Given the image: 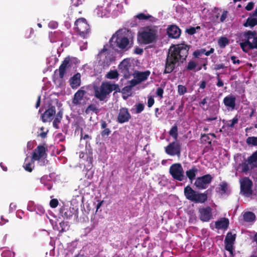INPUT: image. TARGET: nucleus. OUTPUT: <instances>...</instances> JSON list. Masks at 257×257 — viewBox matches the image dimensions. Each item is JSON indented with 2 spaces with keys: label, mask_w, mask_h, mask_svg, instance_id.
I'll return each instance as SVG.
<instances>
[{
  "label": "nucleus",
  "mask_w": 257,
  "mask_h": 257,
  "mask_svg": "<svg viewBox=\"0 0 257 257\" xmlns=\"http://www.w3.org/2000/svg\"><path fill=\"white\" fill-rule=\"evenodd\" d=\"M2 257H14L15 253L10 250H5L2 253Z\"/></svg>",
  "instance_id": "42"
},
{
  "label": "nucleus",
  "mask_w": 257,
  "mask_h": 257,
  "mask_svg": "<svg viewBox=\"0 0 257 257\" xmlns=\"http://www.w3.org/2000/svg\"><path fill=\"white\" fill-rule=\"evenodd\" d=\"M131 118V115L126 107H122L119 109L117 115V121L119 123H123L129 121Z\"/></svg>",
  "instance_id": "13"
},
{
  "label": "nucleus",
  "mask_w": 257,
  "mask_h": 257,
  "mask_svg": "<svg viewBox=\"0 0 257 257\" xmlns=\"http://www.w3.org/2000/svg\"><path fill=\"white\" fill-rule=\"evenodd\" d=\"M208 100V97H205V98H204L201 101H200L199 103V105L202 108H203V106L207 103V100Z\"/></svg>",
  "instance_id": "56"
},
{
  "label": "nucleus",
  "mask_w": 257,
  "mask_h": 257,
  "mask_svg": "<svg viewBox=\"0 0 257 257\" xmlns=\"http://www.w3.org/2000/svg\"><path fill=\"white\" fill-rule=\"evenodd\" d=\"M118 76V73L117 70H110L106 74V77L108 79H115Z\"/></svg>",
  "instance_id": "35"
},
{
  "label": "nucleus",
  "mask_w": 257,
  "mask_h": 257,
  "mask_svg": "<svg viewBox=\"0 0 257 257\" xmlns=\"http://www.w3.org/2000/svg\"><path fill=\"white\" fill-rule=\"evenodd\" d=\"M86 91L81 89L78 90L74 95L72 99V103L75 105H78L81 104V101L83 100L84 96L86 94Z\"/></svg>",
  "instance_id": "20"
},
{
  "label": "nucleus",
  "mask_w": 257,
  "mask_h": 257,
  "mask_svg": "<svg viewBox=\"0 0 257 257\" xmlns=\"http://www.w3.org/2000/svg\"><path fill=\"white\" fill-rule=\"evenodd\" d=\"M75 29L78 35L83 39H86L90 32V27L85 19L81 18L75 22Z\"/></svg>",
  "instance_id": "6"
},
{
  "label": "nucleus",
  "mask_w": 257,
  "mask_h": 257,
  "mask_svg": "<svg viewBox=\"0 0 257 257\" xmlns=\"http://www.w3.org/2000/svg\"><path fill=\"white\" fill-rule=\"evenodd\" d=\"M134 53L136 54L141 55L143 53V50L139 47H136L134 50Z\"/></svg>",
  "instance_id": "63"
},
{
  "label": "nucleus",
  "mask_w": 257,
  "mask_h": 257,
  "mask_svg": "<svg viewBox=\"0 0 257 257\" xmlns=\"http://www.w3.org/2000/svg\"><path fill=\"white\" fill-rule=\"evenodd\" d=\"M136 17L138 19H139L140 20H148L149 18H151L152 16H151V15H150L149 14L148 15H145L144 13H140V14H138L136 16Z\"/></svg>",
  "instance_id": "43"
},
{
  "label": "nucleus",
  "mask_w": 257,
  "mask_h": 257,
  "mask_svg": "<svg viewBox=\"0 0 257 257\" xmlns=\"http://www.w3.org/2000/svg\"><path fill=\"white\" fill-rule=\"evenodd\" d=\"M243 36L245 41H250L251 39L254 41V38L256 36V32L255 31H248L244 33Z\"/></svg>",
  "instance_id": "28"
},
{
  "label": "nucleus",
  "mask_w": 257,
  "mask_h": 257,
  "mask_svg": "<svg viewBox=\"0 0 257 257\" xmlns=\"http://www.w3.org/2000/svg\"><path fill=\"white\" fill-rule=\"evenodd\" d=\"M246 142L248 145L257 146V137H249L246 139Z\"/></svg>",
  "instance_id": "36"
},
{
  "label": "nucleus",
  "mask_w": 257,
  "mask_h": 257,
  "mask_svg": "<svg viewBox=\"0 0 257 257\" xmlns=\"http://www.w3.org/2000/svg\"><path fill=\"white\" fill-rule=\"evenodd\" d=\"M217 82L216 83V85L219 87H222L224 85V83L223 81L220 79L219 77V74L217 73Z\"/></svg>",
  "instance_id": "50"
},
{
  "label": "nucleus",
  "mask_w": 257,
  "mask_h": 257,
  "mask_svg": "<svg viewBox=\"0 0 257 257\" xmlns=\"http://www.w3.org/2000/svg\"><path fill=\"white\" fill-rule=\"evenodd\" d=\"M231 60H232V63L234 64H239L240 63V61L239 59H237L236 57L234 56H232L231 57Z\"/></svg>",
  "instance_id": "62"
},
{
  "label": "nucleus",
  "mask_w": 257,
  "mask_h": 257,
  "mask_svg": "<svg viewBox=\"0 0 257 257\" xmlns=\"http://www.w3.org/2000/svg\"><path fill=\"white\" fill-rule=\"evenodd\" d=\"M55 114V106H49V108L41 115L42 121L43 122L51 121L54 118V116Z\"/></svg>",
  "instance_id": "14"
},
{
  "label": "nucleus",
  "mask_w": 257,
  "mask_h": 257,
  "mask_svg": "<svg viewBox=\"0 0 257 257\" xmlns=\"http://www.w3.org/2000/svg\"><path fill=\"white\" fill-rule=\"evenodd\" d=\"M242 50L244 52H247L249 50L253 49L250 41H244L240 43Z\"/></svg>",
  "instance_id": "29"
},
{
  "label": "nucleus",
  "mask_w": 257,
  "mask_h": 257,
  "mask_svg": "<svg viewBox=\"0 0 257 257\" xmlns=\"http://www.w3.org/2000/svg\"><path fill=\"white\" fill-rule=\"evenodd\" d=\"M80 139H84V140H86V139H91V137L89 136L88 135H84L83 136V132H82V130H81V133H80Z\"/></svg>",
  "instance_id": "57"
},
{
  "label": "nucleus",
  "mask_w": 257,
  "mask_h": 257,
  "mask_svg": "<svg viewBox=\"0 0 257 257\" xmlns=\"http://www.w3.org/2000/svg\"><path fill=\"white\" fill-rule=\"evenodd\" d=\"M243 218L245 222H251L255 220V215L252 212H246L243 215Z\"/></svg>",
  "instance_id": "26"
},
{
  "label": "nucleus",
  "mask_w": 257,
  "mask_h": 257,
  "mask_svg": "<svg viewBox=\"0 0 257 257\" xmlns=\"http://www.w3.org/2000/svg\"><path fill=\"white\" fill-rule=\"evenodd\" d=\"M110 47L117 52H125L131 49L134 45L133 38L119 35L116 32L109 41Z\"/></svg>",
  "instance_id": "2"
},
{
  "label": "nucleus",
  "mask_w": 257,
  "mask_h": 257,
  "mask_svg": "<svg viewBox=\"0 0 257 257\" xmlns=\"http://www.w3.org/2000/svg\"><path fill=\"white\" fill-rule=\"evenodd\" d=\"M62 216L64 218L68 219V218H70L71 216H72V215L71 214V212L70 211L67 210L66 211H65L64 213H63Z\"/></svg>",
  "instance_id": "58"
},
{
  "label": "nucleus",
  "mask_w": 257,
  "mask_h": 257,
  "mask_svg": "<svg viewBox=\"0 0 257 257\" xmlns=\"http://www.w3.org/2000/svg\"><path fill=\"white\" fill-rule=\"evenodd\" d=\"M70 84L72 89H76L81 84V75L77 73L70 79Z\"/></svg>",
  "instance_id": "21"
},
{
  "label": "nucleus",
  "mask_w": 257,
  "mask_h": 257,
  "mask_svg": "<svg viewBox=\"0 0 257 257\" xmlns=\"http://www.w3.org/2000/svg\"><path fill=\"white\" fill-rule=\"evenodd\" d=\"M240 193L245 197H249L253 193L252 181L248 177H244L239 179Z\"/></svg>",
  "instance_id": "7"
},
{
  "label": "nucleus",
  "mask_w": 257,
  "mask_h": 257,
  "mask_svg": "<svg viewBox=\"0 0 257 257\" xmlns=\"http://www.w3.org/2000/svg\"><path fill=\"white\" fill-rule=\"evenodd\" d=\"M238 168L240 169V172L247 175L250 171L254 169L253 166L247 159H244V161L240 163Z\"/></svg>",
  "instance_id": "19"
},
{
  "label": "nucleus",
  "mask_w": 257,
  "mask_h": 257,
  "mask_svg": "<svg viewBox=\"0 0 257 257\" xmlns=\"http://www.w3.org/2000/svg\"><path fill=\"white\" fill-rule=\"evenodd\" d=\"M226 67L223 64H217L214 65V70H218L221 69H224Z\"/></svg>",
  "instance_id": "53"
},
{
  "label": "nucleus",
  "mask_w": 257,
  "mask_h": 257,
  "mask_svg": "<svg viewBox=\"0 0 257 257\" xmlns=\"http://www.w3.org/2000/svg\"><path fill=\"white\" fill-rule=\"evenodd\" d=\"M104 10L102 7H98L96 9V12L98 17L102 18L105 15V12H103Z\"/></svg>",
  "instance_id": "44"
},
{
  "label": "nucleus",
  "mask_w": 257,
  "mask_h": 257,
  "mask_svg": "<svg viewBox=\"0 0 257 257\" xmlns=\"http://www.w3.org/2000/svg\"><path fill=\"white\" fill-rule=\"evenodd\" d=\"M141 43L143 44H149L156 41L158 37V27L148 26L143 28L139 34Z\"/></svg>",
  "instance_id": "4"
},
{
  "label": "nucleus",
  "mask_w": 257,
  "mask_h": 257,
  "mask_svg": "<svg viewBox=\"0 0 257 257\" xmlns=\"http://www.w3.org/2000/svg\"><path fill=\"white\" fill-rule=\"evenodd\" d=\"M185 32L190 35H193L196 33L195 27H190L189 28L186 29Z\"/></svg>",
  "instance_id": "47"
},
{
  "label": "nucleus",
  "mask_w": 257,
  "mask_h": 257,
  "mask_svg": "<svg viewBox=\"0 0 257 257\" xmlns=\"http://www.w3.org/2000/svg\"><path fill=\"white\" fill-rule=\"evenodd\" d=\"M61 120L58 119V118H54L53 122V125L54 127L56 129H58L59 128V124L60 123Z\"/></svg>",
  "instance_id": "54"
},
{
  "label": "nucleus",
  "mask_w": 257,
  "mask_h": 257,
  "mask_svg": "<svg viewBox=\"0 0 257 257\" xmlns=\"http://www.w3.org/2000/svg\"><path fill=\"white\" fill-rule=\"evenodd\" d=\"M184 194L187 199L196 203H204L208 198L207 191L199 193L193 190L189 185L184 188Z\"/></svg>",
  "instance_id": "5"
},
{
  "label": "nucleus",
  "mask_w": 257,
  "mask_h": 257,
  "mask_svg": "<svg viewBox=\"0 0 257 257\" xmlns=\"http://www.w3.org/2000/svg\"><path fill=\"white\" fill-rule=\"evenodd\" d=\"M58 201L57 199H52L50 201V206L51 208H56L58 205Z\"/></svg>",
  "instance_id": "46"
},
{
  "label": "nucleus",
  "mask_w": 257,
  "mask_h": 257,
  "mask_svg": "<svg viewBox=\"0 0 257 257\" xmlns=\"http://www.w3.org/2000/svg\"><path fill=\"white\" fill-rule=\"evenodd\" d=\"M154 103L155 100L154 98L152 96H149L148 99V106L149 107H152L154 105Z\"/></svg>",
  "instance_id": "49"
},
{
  "label": "nucleus",
  "mask_w": 257,
  "mask_h": 257,
  "mask_svg": "<svg viewBox=\"0 0 257 257\" xmlns=\"http://www.w3.org/2000/svg\"><path fill=\"white\" fill-rule=\"evenodd\" d=\"M101 128L103 130L101 132L100 134L102 138H107L110 134L111 131L109 128L107 127V123L106 122L101 119L100 120Z\"/></svg>",
  "instance_id": "24"
},
{
  "label": "nucleus",
  "mask_w": 257,
  "mask_h": 257,
  "mask_svg": "<svg viewBox=\"0 0 257 257\" xmlns=\"http://www.w3.org/2000/svg\"><path fill=\"white\" fill-rule=\"evenodd\" d=\"M257 25V19L252 17H248L246 22L243 24V26L245 27H253Z\"/></svg>",
  "instance_id": "27"
},
{
  "label": "nucleus",
  "mask_w": 257,
  "mask_h": 257,
  "mask_svg": "<svg viewBox=\"0 0 257 257\" xmlns=\"http://www.w3.org/2000/svg\"><path fill=\"white\" fill-rule=\"evenodd\" d=\"M199 218L202 222H208L212 216V208L210 206L198 209Z\"/></svg>",
  "instance_id": "11"
},
{
  "label": "nucleus",
  "mask_w": 257,
  "mask_h": 257,
  "mask_svg": "<svg viewBox=\"0 0 257 257\" xmlns=\"http://www.w3.org/2000/svg\"><path fill=\"white\" fill-rule=\"evenodd\" d=\"M253 167L257 168V150L247 159Z\"/></svg>",
  "instance_id": "30"
},
{
  "label": "nucleus",
  "mask_w": 257,
  "mask_h": 257,
  "mask_svg": "<svg viewBox=\"0 0 257 257\" xmlns=\"http://www.w3.org/2000/svg\"><path fill=\"white\" fill-rule=\"evenodd\" d=\"M229 43V40L225 37H221L218 40V44L221 48H225Z\"/></svg>",
  "instance_id": "31"
},
{
  "label": "nucleus",
  "mask_w": 257,
  "mask_h": 257,
  "mask_svg": "<svg viewBox=\"0 0 257 257\" xmlns=\"http://www.w3.org/2000/svg\"><path fill=\"white\" fill-rule=\"evenodd\" d=\"M229 219L225 217L221 218L215 222V228L217 229H226L229 226Z\"/></svg>",
  "instance_id": "22"
},
{
  "label": "nucleus",
  "mask_w": 257,
  "mask_h": 257,
  "mask_svg": "<svg viewBox=\"0 0 257 257\" xmlns=\"http://www.w3.org/2000/svg\"><path fill=\"white\" fill-rule=\"evenodd\" d=\"M93 111L95 113L97 114L99 112V109H98L95 104H90L86 109L85 113L88 114L90 111Z\"/></svg>",
  "instance_id": "34"
},
{
  "label": "nucleus",
  "mask_w": 257,
  "mask_h": 257,
  "mask_svg": "<svg viewBox=\"0 0 257 257\" xmlns=\"http://www.w3.org/2000/svg\"><path fill=\"white\" fill-rule=\"evenodd\" d=\"M205 49H201L200 50H197L195 51L193 53V55L195 58H198L199 56H200L202 54H203L205 53Z\"/></svg>",
  "instance_id": "45"
},
{
  "label": "nucleus",
  "mask_w": 257,
  "mask_h": 257,
  "mask_svg": "<svg viewBox=\"0 0 257 257\" xmlns=\"http://www.w3.org/2000/svg\"><path fill=\"white\" fill-rule=\"evenodd\" d=\"M198 170L195 166H193L191 169L186 171V175L190 181L192 182L195 179Z\"/></svg>",
  "instance_id": "25"
},
{
  "label": "nucleus",
  "mask_w": 257,
  "mask_h": 257,
  "mask_svg": "<svg viewBox=\"0 0 257 257\" xmlns=\"http://www.w3.org/2000/svg\"><path fill=\"white\" fill-rule=\"evenodd\" d=\"M236 234H232L231 232H229L227 233L225 238V248L228 251L231 256L233 255V244L235 240Z\"/></svg>",
  "instance_id": "12"
},
{
  "label": "nucleus",
  "mask_w": 257,
  "mask_h": 257,
  "mask_svg": "<svg viewBox=\"0 0 257 257\" xmlns=\"http://www.w3.org/2000/svg\"><path fill=\"white\" fill-rule=\"evenodd\" d=\"M136 107V113H140L142 112L145 108V105L143 103H139L135 105Z\"/></svg>",
  "instance_id": "40"
},
{
  "label": "nucleus",
  "mask_w": 257,
  "mask_h": 257,
  "mask_svg": "<svg viewBox=\"0 0 257 257\" xmlns=\"http://www.w3.org/2000/svg\"><path fill=\"white\" fill-rule=\"evenodd\" d=\"M235 101L236 97L232 94H229L224 98L223 102L225 106L233 110L235 107Z\"/></svg>",
  "instance_id": "18"
},
{
  "label": "nucleus",
  "mask_w": 257,
  "mask_h": 257,
  "mask_svg": "<svg viewBox=\"0 0 257 257\" xmlns=\"http://www.w3.org/2000/svg\"><path fill=\"white\" fill-rule=\"evenodd\" d=\"M169 173L172 178L179 181H182L186 179L184 175L183 168L180 163H175L169 168Z\"/></svg>",
  "instance_id": "8"
},
{
  "label": "nucleus",
  "mask_w": 257,
  "mask_h": 257,
  "mask_svg": "<svg viewBox=\"0 0 257 257\" xmlns=\"http://www.w3.org/2000/svg\"><path fill=\"white\" fill-rule=\"evenodd\" d=\"M212 179L213 178L211 175L206 174L201 177H197L194 185L199 190L205 189L208 187L209 184L211 182Z\"/></svg>",
  "instance_id": "9"
},
{
  "label": "nucleus",
  "mask_w": 257,
  "mask_h": 257,
  "mask_svg": "<svg viewBox=\"0 0 257 257\" xmlns=\"http://www.w3.org/2000/svg\"><path fill=\"white\" fill-rule=\"evenodd\" d=\"M164 93V89L161 87H158L157 89L156 94L158 96L160 97L161 98H163Z\"/></svg>",
  "instance_id": "48"
},
{
  "label": "nucleus",
  "mask_w": 257,
  "mask_h": 257,
  "mask_svg": "<svg viewBox=\"0 0 257 257\" xmlns=\"http://www.w3.org/2000/svg\"><path fill=\"white\" fill-rule=\"evenodd\" d=\"M177 87L178 93L180 95H184L187 91V88L184 85H178Z\"/></svg>",
  "instance_id": "38"
},
{
  "label": "nucleus",
  "mask_w": 257,
  "mask_h": 257,
  "mask_svg": "<svg viewBox=\"0 0 257 257\" xmlns=\"http://www.w3.org/2000/svg\"><path fill=\"white\" fill-rule=\"evenodd\" d=\"M151 72L149 70H146L144 72L137 71L134 76L135 78H137L138 82H142L148 79Z\"/></svg>",
  "instance_id": "23"
},
{
  "label": "nucleus",
  "mask_w": 257,
  "mask_h": 257,
  "mask_svg": "<svg viewBox=\"0 0 257 257\" xmlns=\"http://www.w3.org/2000/svg\"><path fill=\"white\" fill-rule=\"evenodd\" d=\"M190 46L180 44L169 48L165 60L163 74L172 73L185 61L189 54Z\"/></svg>",
  "instance_id": "1"
},
{
  "label": "nucleus",
  "mask_w": 257,
  "mask_h": 257,
  "mask_svg": "<svg viewBox=\"0 0 257 257\" xmlns=\"http://www.w3.org/2000/svg\"><path fill=\"white\" fill-rule=\"evenodd\" d=\"M46 149L43 146L39 145L34 151L32 159L34 161H39L41 158L46 156Z\"/></svg>",
  "instance_id": "15"
},
{
  "label": "nucleus",
  "mask_w": 257,
  "mask_h": 257,
  "mask_svg": "<svg viewBox=\"0 0 257 257\" xmlns=\"http://www.w3.org/2000/svg\"><path fill=\"white\" fill-rule=\"evenodd\" d=\"M170 136L172 137L175 140L177 139L178 136V126L176 124H174L169 132Z\"/></svg>",
  "instance_id": "33"
},
{
  "label": "nucleus",
  "mask_w": 257,
  "mask_h": 257,
  "mask_svg": "<svg viewBox=\"0 0 257 257\" xmlns=\"http://www.w3.org/2000/svg\"><path fill=\"white\" fill-rule=\"evenodd\" d=\"M167 33L169 38L177 39L180 36L181 31L176 25H172L167 28Z\"/></svg>",
  "instance_id": "16"
},
{
  "label": "nucleus",
  "mask_w": 257,
  "mask_h": 257,
  "mask_svg": "<svg viewBox=\"0 0 257 257\" xmlns=\"http://www.w3.org/2000/svg\"><path fill=\"white\" fill-rule=\"evenodd\" d=\"M227 14L228 12L226 10H224L223 11L220 19V22H223L225 21V20L227 18Z\"/></svg>",
  "instance_id": "51"
},
{
  "label": "nucleus",
  "mask_w": 257,
  "mask_h": 257,
  "mask_svg": "<svg viewBox=\"0 0 257 257\" xmlns=\"http://www.w3.org/2000/svg\"><path fill=\"white\" fill-rule=\"evenodd\" d=\"M238 119L237 116H235L232 119L228 121V123H227V126L229 127H232L234 125L238 122Z\"/></svg>",
  "instance_id": "41"
},
{
  "label": "nucleus",
  "mask_w": 257,
  "mask_h": 257,
  "mask_svg": "<svg viewBox=\"0 0 257 257\" xmlns=\"http://www.w3.org/2000/svg\"><path fill=\"white\" fill-rule=\"evenodd\" d=\"M254 6V3L253 2H249L245 7L246 10L249 11L252 10Z\"/></svg>",
  "instance_id": "55"
},
{
  "label": "nucleus",
  "mask_w": 257,
  "mask_h": 257,
  "mask_svg": "<svg viewBox=\"0 0 257 257\" xmlns=\"http://www.w3.org/2000/svg\"><path fill=\"white\" fill-rule=\"evenodd\" d=\"M218 192L221 194H226L228 191V184L226 182H223L219 185Z\"/></svg>",
  "instance_id": "32"
},
{
  "label": "nucleus",
  "mask_w": 257,
  "mask_h": 257,
  "mask_svg": "<svg viewBox=\"0 0 257 257\" xmlns=\"http://www.w3.org/2000/svg\"><path fill=\"white\" fill-rule=\"evenodd\" d=\"M165 152L170 156L179 157L181 152V145L178 141H174L170 143L165 148Z\"/></svg>",
  "instance_id": "10"
},
{
  "label": "nucleus",
  "mask_w": 257,
  "mask_h": 257,
  "mask_svg": "<svg viewBox=\"0 0 257 257\" xmlns=\"http://www.w3.org/2000/svg\"><path fill=\"white\" fill-rule=\"evenodd\" d=\"M94 90L95 97L100 101H103L113 90L119 92L120 88L118 84L106 81L102 82L100 87H94Z\"/></svg>",
  "instance_id": "3"
},
{
  "label": "nucleus",
  "mask_w": 257,
  "mask_h": 257,
  "mask_svg": "<svg viewBox=\"0 0 257 257\" xmlns=\"http://www.w3.org/2000/svg\"><path fill=\"white\" fill-rule=\"evenodd\" d=\"M70 60L69 57L65 58L59 66L58 71L60 78H63L64 75L66 73L67 69L70 66Z\"/></svg>",
  "instance_id": "17"
},
{
  "label": "nucleus",
  "mask_w": 257,
  "mask_h": 257,
  "mask_svg": "<svg viewBox=\"0 0 257 257\" xmlns=\"http://www.w3.org/2000/svg\"><path fill=\"white\" fill-rule=\"evenodd\" d=\"M197 66V63L194 61L191 60L188 62L187 66L185 67V69L187 70H194Z\"/></svg>",
  "instance_id": "37"
},
{
  "label": "nucleus",
  "mask_w": 257,
  "mask_h": 257,
  "mask_svg": "<svg viewBox=\"0 0 257 257\" xmlns=\"http://www.w3.org/2000/svg\"><path fill=\"white\" fill-rule=\"evenodd\" d=\"M24 167L25 170L29 172H31L33 169V167L32 166V164L30 163L26 164Z\"/></svg>",
  "instance_id": "52"
},
{
  "label": "nucleus",
  "mask_w": 257,
  "mask_h": 257,
  "mask_svg": "<svg viewBox=\"0 0 257 257\" xmlns=\"http://www.w3.org/2000/svg\"><path fill=\"white\" fill-rule=\"evenodd\" d=\"M120 69H122L126 71H128L129 66L128 64H124V62H122L120 65Z\"/></svg>",
  "instance_id": "61"
},
{
  "label": "nucleus",
  "mask_w": 257,
  "mask_h": 257,
  "mask_svg": "<svg viewBox=\"0 0 257 257\" xmlns=\"http://www.w3.org/2000/svg\"><path fill=\"white\" fill-rule=\"evenodd\" d=\"M63 116V111L60 110L56 115L55 118H58V119L61 120Z\"/></svg>",
  "instance_id": "60"
},
{
  "label": "nucleus",
  "mask_w": 257,
  "mask_h": 257,
  "mask_svg": "<svg viewBox=\"0 0 257 257\" xmlns=\"http://www.w3.org/2000/svg\"><path fill=\"white\" fill-rule=\"evenodd\" d=\"M201 138L203 142L208 143L210 145L211 144V140L210 139L209 137V134H201Z\"/></svg>",
  "instance_id": "39"
},
{
  "label": "nucleus",
  "mask_w": 257,
  "mask_h": 257,
  "mask_svg": "<svg viewBox=\"0 0 257 257\" xmlns=\"http://www.w3.org/2000/svg\"><path fill=\"white\" fill-rule=\"evenodd\" d=\"M251 43L253 49H257V36L254 38V41H252Z\"/></svg>",
  "instance_id": "64"
},
{
  "label": "nucleus",
  "mask_w": 257,
  "mask_h": 257,
  "mask_svg": "<svg viewBox=\"0 0 257 257\" xmlns=\"http://www.w3.org/2000/svg\"><path fill=\"white\" fill-rule=\"evenodd\" d=\"M71 1L73 6L77 7L82 3L83 0H71Z\"/></svg>",
  "instance_id": "59"
}]
</instances>
